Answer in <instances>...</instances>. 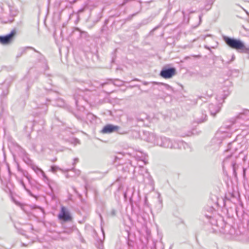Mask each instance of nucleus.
Returning <instances> with one entry per match:
<instances>
[{
    "label": "nucleus",
    "instance_id": "1",
    "mask_svg": "<svg viewBox=\"0 0 249 249\" xmlns=\"http://www.w3.org/2000/svg\"><path fill=\"white\" fill-rule=\"evenodd\" d=\"M150 137L154 138L153 143L157 145L165 148L186 149L189 147V145L182 141H173L170 139L165 137H158L154 134H150Z\"/></svg>",
    "mask_w": 249,
    "mask_h": 249
},
{
    "label": "nucleus",
    "instance_id": "2",
    "mask_svg": "<svg viewBox=\"0 0 249 249\" xmlns=\"http://www.w3.org/2000/svg\"><path fill=\"white\" fill-rule=\"evenodd\" d=\"M222 38L226 44L231 48L235 49L241 53L249 54V47H246L245 43L240 39L223 36Z\"/></svg>",
    "mask_w": 249,
    "mask_h": 249
},
{
    "label": "nucleus",
    "instance_id": "3",
    "mask_svg": "<svg viewBox=\"0 0 249 249\" xmlns=\"http://www.w3.org/2000/svg\"><path fill=\"white\" fill-rule=\"evenodd\" d=\"M17 35V30L13 29L9 33L0 36V44L3 45H9L12 44L15 39Z\"/></svg>",
    "mask_w": 249,
    "mask_h": 249
},
{
    "label": "nucleus",
    "instance_id": "4",
    "mask_svg": "<svg viewBox=\"0 0 249 249\" xmlns=\"http://www.w3.org/2000/svg\"><path fill=\"white\" fill-rule=\"evenodd\" d=\"M214 212H215V210L213 207L208 206L205 207L202 212L201 219L204 220L206 218L211 225H214L215 224V218L213 216Z\"/></svg>",
    "mask_w": 249,
    "mask_h": 249
},
{
    "label": "nucleus",
    "instance_id": "5",
    "mask_svg": "<svg viewBox=\"0 0 249 249\" xmlns=\"http://www.w3.org/2000/svg\"><path fill=\"white\" fill-rule=\"evenodd\" d=\"M176 72L177 71L175 67L165 66L161 69L160 75L162 78L169 79L175 75Z\"/></svg>",
    "mask_w": 249,
    "mask_h": 249
},
{
    "label": "nucleus",
    "instance_id": "6",
    "mask_svg": "<svg viewBox=\"0 0 249 249\" xmlns=\"http://www.w3.org/2000/svg\"><path fill=\"white\" fill-rule=\"evenodd\" d=\"M31 49L34 50V52L38 53V60L39 62H41L43 64L42 67L44 68L45 71L49 69V66L47 65V62L46 60L43 55H42L38 51L36 50L35 48L32 47H23L20 49V52L23 54L25 53L27 50Z\"/></svg>",
    "mask_w": 249,
    "mask_h": 249
},
{
    "label": "nucleus",
    "instance_id": "7",
    "mask_svg": "<svg viewBox=\"0 0 249 249\" xmlns=\"http://www.w3.org/2000/svg\"><path fill=\"white\" fill-rule=\"evenodd\" d=\"M58 218L63 222L70 221L72 219L69 211L63 206L61 207L60 212L58 214Z\"/></svg>",
    "mask_w": 249,
    "mask_h": 249
},
{
    "label": "nucleus",
    "instance_id": "8",
    "mask_svg": "<svg viewBox=\"0 0 249 249\" xmlns=\"http://www.w3.org/2000/svg\"><path fill=\"white\" fill-rule=\"evenodd\" d=\"M14 77L9 76L0 85V95L1 96H5L7 95L8 88L10 86V83L14 80Z\"/></svg>",
    "mask_w": 249,
    "mask_h": 249
},
{
    "label": "nucleus",
    "instance_id": "9",
    "mask_svg": "<svg viewBox=\"0 0 249 249\" xmlns=\"http://www.w3.org/2000/svg\"><path fill=\"white\" fill-rule=\"evenodd\" d=\"M233 174L235 178L237 176V172L241 173L244 179H246V168L242 167L241 165L237 164L235 162H232L231 163Z\"/></svg>",
    "mask_w": 249,
    "mask_h": 249
},
{
    "label": "nucleus",
    "instance_id": "10",
    "mask_svg": "<svg viewBox=\"0 0 249 249\" xmlns=\"http://www.w3.org/2000/svg\"><path fill=\"white\" fill-rule=\"evenodd\" d=\"M120 126L111 124H107L104 125L100 132L102 134H110L119 130Z\"/></svg>",
    "mask_w": 249,
    "mask_h": 249
},
{
    "label": "nucleus",
    "instance_id": "11",
    "mask_svg": "<svg viewBox=\"0 0 249 249\" xmlns=\"http://www.w3.org/2000/svg\"><path fill=\"white\" fill-rule=\"evenodd\" d=\"M222 233L226 234H230L234 237H236L242 234L239 229L236 230L230 224L227 225L226 230H222Z\"/></svg>",
    "mask_w": 249,
    "mask_h": 249
},
{
    "label": "nucleus",
    "instance_id": "12",
    "mask_svg": "<svg viewBox=\"0 0 249 249\" xmlns=\"http://www.w3.org/2000/svg\"><path fill=\"white\" fill-rule=\"evenodd\" d=\"M221 106L222 104H214L211 103L209 104V109L211 115L213 117H215L216 114L220 111Z\"/></svg>",
    "mask_w": 249,
    "mask_h": 249
},
{
    "label": "nucleus",
    "instance_id": "13",
    "mask_svg": "<svg viewBox=\"0 0 249 249\" xmlns=\"http://www.w3.org/2000/svg\"><path fill=\"white\" fill-rule=\"evenodd\" d=\"M124 81L120 80L119 79H107L105 82L102 83L100 84V86L102 88H103L105 85L108 84L109 83H111L113 84L115 86L120 87L124 84Z\"/></svg>",
    "mask_w": 249,
    "mask_h": 249
},
{
    "label": "nucleus",
    "instance_id": "14",
    "mask_svg": "<svg viewBox=\"0 0 249 249\" xmlns=\"http://www.w3.org/2000/svg\"><path fill=\"white\" fill-rule=\"evenodd\" d=\"M229 224L225 223L223 219H220L216 220L215 219V224L216 226L218 228V230L222 233V230H226L227 228V225Z\"/></svg>",
    "mask_w": 249,
    "mask_h": 249
},
{
    "label": "nucleus",
    "instance_id": "15",
    "mask_svg": "<svg viewBox=\"0 0 249 249\" xmlns=\"http://www.w3.org/2000/svg\"><path fill=\"white\" fill-rule=\"evenodd\" d=\"M22 160L31 168L35 165L33 160L30 158L28 154L25 150L23 151Z\"/></svg>",
    "mask_w": 249,
    "mask_h": 249
},
{
    "label": "nucleus",
    "instance_id": "16",
    "mask_svg": "<svg viewBox=\"0 0 249 249\" xmlns=\"http://www.w3.org/2000/svg\"><path fill=\"white\" fill-rule=\"evenodd\" d=\"M134 165L132 164V162H128L123 164L122 166V171L124 173H129L130 171L133 173Z\"/></svg>",
    "mask_w": 249,
    "mask_h": 249
},
{
    "label": "nucleus",
    "instance_id": "17",
    "mask_svg": "<svg viewBox=\"0 0 249 249\" xmlns=\"http://www.w3.org/2000/svg\"><path fill=\"white\" fill-rule=\"evenodd\" d=\"M138 172V174L140 175H142V177L144 176V175L148 173V170L144 168L143 165L134 166L133 169V175L135 176V173Z\"/></svg>",
    "mask_w": 249,
    "mask_h": 249
},
{
    "label": "nucleus",
    "instance_id": "18",
    "mask_svg": "<svg viewBox=\"0 0 249 249\" xmlns=\"http://www.w3.org/2000/svg\"><path fill=\"white\" fill-rule=\"evenodd\" d=\"M75 32H78L79 33L80 38H84L86 40H88V38L89 36L87 32L81 30L78 27H74L72 32L73 33H74Z\"/></svg>",
    "mask_w": 249,
    "mask_h": 249
},
{
    "label": "nucleus",
    "instance_id": "19",
    "mask_svg": "<svg viewBox=\"0 0 249 249\" xmlns=\"http://www.w3.org/2000/svg\"><path fill=\"white\" fill-rule=\"evenodd\" d=\"M31 168L33 170H34V171L36 173L37 175L39 176V174L41 175L42 180H43L44 178L47 180V175L42 169H41L36 164H35Z\"/></svg>",
    "mask_w": 249,
    "mask_h": 249
},
{
    "label": "nucleus",
    "instance_id": "20",
    "mask_svg": "<svg viewBox=\"0 0 249 249\" xmlns=\"http://www.w3.org/2000/svg\"><path fill=\"white\" fill-rule=\"evenodd\" d=\"M142 182H145L146 184H149L150 186H153L154 185V180L148 172L144 175V176H143Z\"/></svg>",
    "mask_w": 249,
    "mask_h": 249
},
{
    "label": "nucleus",
    "instance_id": "21",
    "mask_svg": "<svg viewBox=\"0 0 249 249\" xmlns=\"http://www.w3.org/2000/svg\"><path fill=\"white\" fill-rule=\"evenodd\" d=\"M237 199V193L232 192L229 193L228 195L225 196V199L224 200L225 203L227 201H232L234 200Z\"/></svg>",
    "mask_w": 249,
    "mask_h": 249
},
{
    "label": "nucleus",
    "instance_id": "22",
    "mask_svg": "<svg viewBox=\"0 0 249 249\" xmlns=\"http://www.w3.org/2000/svg\"><path fill=\"white\" fill-rule=\"evenodd\" d=\"M222 93H223L221 96L219 97V98H221L223 100V102H224L225 100L231 93V90H230L229 88L224 86L223 88Z\"/></svg>",
    "mask_w": 249,
    "mask_h": 249
},
{
    "label": "nucleus",
    "instance_id": "23",
    "mask_svg": "<svg viewBox=\"0 0 249 249\" xmlns=\"http://www.w3.org/2000/svg\"><path fill=\"white\" fill-rule=\"evenodd\" d=\"M43 180L46 184H47V185L50 189L51 192L53 193V188L56 185L55 182L53 180L49 179L47 176V180H46L44 178Z\"/></svg>",
    "mask_w": 249,
    "mask_h": 249
},
{
    "label": "nucleus",
    "instance_id": "24",
    "mask_svg": "<svg viewBox=\"0 0 249 249\" xmlns=\"http://www.w3.org/2000/svg\"><path fill=\"white\" fill-rule=\"evenodd\" d=\"M152 83L153 85H161L165 87V89L168 91H171L172 93H174L175 91L173 87L170 86V85L163 83H159L157 82H152Z\"/></svg>",
    "mask_w": 249,
    "mask_h": 249
},
{
    "label": "nucleus",
    "instance_id": "25",
    "mask_svg": "<svg viewBox=\"0 0 249 249\" xmlns=\"http://www.w3.org/2000/svg\"><path fill=\"white\" fill-rule=\"evenodd\" d=\"M86 12V8L83 7L80 8L76 13V19L75 21V24H77L79 20H80L81 15L83 13H85Z\"/></svg>",
    "mask_w": 249,
    "mask_h": 249
},
{
    "label": "nucleus",
    "instance_id": "26",
    "mask_svg": "<svg viewBox=\"0 0 249 249\" xmlns=\"http://www.w3.org/2000/svg\"><path fill=\"white\" fill-rule=\"evenodd\" d=\"M153 18L152 17H149L147 18L143 19L142 22L138 25L137 28H139L141 26L145 25L150 22L153 20Z\"/></svg>",
    "mask_w": 249,
    "mask_h": 249
},
{
    "label": "nucleus",
    "instance_id": "27",
    "mask_svg": "<svg viewBox=\"0 0 249 249\" xmlns=\"http://www.w3.org/2000/svg\"><path fill=\"white\" fill-rule=\"evenodd\" d=\"M234 142H229L228 144L227 148L226 149V151H230L231 153H232L234 150L237 149L236 147L234 146Z\"/></svg>",
    "mask_w": 249,
    "mask_h": 249
},
{
    "label": "nucleus",
    "instance_id": "28",
    "mask_svg": "<svg viewBox=\"0 0 249 249\" xmlns=\"http://www.w3.org/2000/svg\"><path fill=\"white\" fill-rule=\"evenodd\" d=\"M87 119L91 123H93L96 121L97 117L92 113H89L87 115Z\"/></svg>",
    "mask_w": 249,
    "mask_h": 249
},
{
    "label": "nucleus",
    "instance_id": "29",
    "mask_svg": "<svg viewBox=\"0 0 249 249\" xmlns=\"http://www.w3.org/2000/svg\"><path fill=\"white\" fill-rule=\"evenodd\" d=\"M207 116L206 114L202 112L201 117L200 118H197L196 122L197 123H203L207 120Z\"/></svg>",
    "mask_w": 249,
    "mask_h": 249
},
{
    "label": "nucleus",
    "instance_id": "30",
    "mask_svg": "<svg viewBox=\"0 0 249 249\" xmlns=\"http://www.w3.org/2000/svg\"><path fill=\"white\" fill-rule=\"evenodd\" d=\"M41 111L36 112V113H39L41 115L45 114L48 110V107L46 104L42 105Z\"/></svg>",
    "mask_w": 249,
    "mask_h": 249
},
{
    "label": "nucleus",
    "instance_id": "31",
    "mask_svg": "<svg viewBox=\"0 0 249 249\" xmlns=\"http://www.w3.org/2000/svg\"><path fill=\"white\" fill-rule=\"evenodd\" d=\"M127 241L126 243L128 247L131 248L133 247V240H131L129 238V234L130 233L128 231H127Z\"/></svg>",
    "mask_w": 249,
    "mask_h": 249
},
{
    "label": "nucleus",
    "instance_id": "32",
    "mask_svg": "<svg viewBox=\"0 0 249 249\" xmlns=\"http://www.w3.org/2000/svg\"><path fill=\"white\" fill-rule=\"evenodd\" d=\"M54 105L62 107L65 105V102L63 99L61 98H58L56 99V103Z\"/></svg>",
    "mask_w": 249,
    "mask_h": 249
},
{
    "label": "nucleus",
    "instance_id": "33",
    "mask_svg": "<svg viewBox=\"0 0 249 249\" xmlns=\"http://www.w3.org/2000/svg\"><path fill=\"white\" fill-rule=\"evenodd\" d=\"M139 12H136L135 13L132 14L131 15H129L126 18L123 19V24L125 23L127 21L131 20L132 18L135 16Z\"/></svg>",
    "mask_w": 249,
    "mask_h": 249
},
{
    "label": "nucleus",
    "instance_id": "34",
    "mask_svg": "<svg viewBox=\"0 0 249 249\" xmlns=\"http://www.w3.org/2000/svg\"><path fill=\"white\" fill-rule=\"evenodd\" d=\"M96 247L98 249H104L103 241L101 239L98 240Z\"/></svg>",
    "mask_w": 249,
    "mask_h": 249
},
{
    "label": "nucleus",
    "instance_id": "35",
    "mask_svg": "<svg viewBox=\"0 0 249 249\" xmlns=\"http://www.w3.org/2000/svg\"><path fill=\"white\" fill-rule=\"evenodd\" d=\"M116 52H117V49L114 50V51L111 53L112 58L111 60V63H114L115 61V59L116 58Z\"/></svg>",
    "mask_w": 249,
    "mask_h": 249
},
{
    "label": "nucleus",
    "instance_id": "36",
    "mask_svg": "<svg viewBox=\"0 0 249 249\" xmlns=\"http://www.w3.org/2000/svg\"><path fill=\"white\" fill-rule=\"evenodd\" d=\"M142 249H156V244L155 242H153L152 245L149 248L147 246L143 245Z\"/></svg>",
    "mask_w": 249,
    "mask_h": 249
},
{
    "label": "nucleus",
    "instance_id": "37",
    "mask_svg": "<svg viewBox=\"0 0 249 249\" xmlns=\"http://www.w3.org/2000/svg\"><path fill=\"white\" fill-rule=\"evenodd\" d=\"M58 170H60V168L56 165H53L50 167V171L53 173L56 172Z\"/></svg>",
    "mask_w": 249,
    "mask_h": 249
},
{
    "label": "nucleus",
    "instance_id": "38",
    "mask_svg": "<svg viewBox=\"0 0 249 249\" xmlns=\"http://www.w3.org/2000/svg\"><path fill=\"white\" fill-rule=\"evenodd\" d=\"M36 78H37L36 77L33 80H30L27 83V88H26V90L27 91L29 90L30 87L32 86V85H33V83L34 82V80L36 79Z\"/></svg>",
    "mask_w": 249,
    "mask_h": 249
},
{
    "label": "nucleus",
    "instance_id": "39",
    "mask_svg": "<svg viewBox=\"0 0 249 249\" xmlns=\"http://www.w3.org/2000/svg\"><path fill=\"white\" fill-rule=\"evenodd\" d=\"M15 228L17 229V232L19 233V234H20L22 235H24L26 237H27V235L25 234V231L23 230V229H18L17 228L16 226H15Z\"/></svg>",
    "mask_w": 249,
    "mask_h": 249
},
{
    "label": "nucleus",
    "instance_id": "40",
    "mask_svg": "<svg viewBox=\"0 0 249 249\" xmlns=\"http://www.w3.org/2000/svg\"><path fill=\"white\" fill-rule=\"evenodd\" d=\"M117 211L114 209H112L110 212L108 213V214L111 216H115L116 215Z\"/></svg>",
    "mask_w": 249,
    "mask_h": 249
},
{
    "label": "nucleus",
    "instance_id": "41",
    "mask_svg": "<svg viewBox=\"0 0 249 249\" xmlns=\"http://www.w3.org/2000/svg\"><path fill=\"white\" fill-rule=\"evenodd\" d=\"M209 88H210L211 89L213 88L214 87V84L213 81H209L207 82L206 84Z\"/></svg>",
    "mask_w": 249,
    "mask_h": 249
},
{
    "label": "nucleus",
    "instance_id": "42",
    "mask_svg": "<svg viewBox=\"0 0 249 249\" xmlns=\"http://www.w3.org/2000/svg\"><path fill=\"white\" fill-rule=\"evenodd\" d=\"M18 181L20 184V185L23 187L24 189H26V186L25 183L23 181V180L22 179H18Z\"/></svg>",
    "mask_w": 249,
    "mask_h": 249
},
{
    "label": "nucleus",
    "instance_id": "43",
    "mask_svg": "<svg viewBox=\"0 0 249 249\" xmlns=\"http://www.w3.org/2000/svg\"><path fill=\"white\" fill-rule=\"evenodd\" d=\"M213 2H211V0H206V6L207 7V6H210L209 7V9L211 8L212 5L213 4Z\"/></svg>",
    "mask_w": 249,
    "mask_h": 249
},
{
    "label": "nucleus",
    "instance_id": "44",
    "mask_svg": "<svg viewBox=\"0 0 249 249\" xmlns=\"http://www.w3.org/2000/svg\"><path fill=\"white\" fill-rule=\"evenodd\" d=\"M101 17H102V16H101L100 13H99L97 15L96 19L93 21L94 24H95L96 23L98 22L100 20Z\"/></svg>",
    "mask_w": 249,
    "mask_h": 249
},
{
    "label": "nucleus",
    "instance_id": "45",
    "mask_svg": "<svg viewBox=\"0 0 249 249\" xmlns=\"http://www.w3.org/2000/svg\"><path fill=\"white\" fill-rule=\"evenodd\" d=\"M23 172V175L24 177H25L27 179L29 178L30 177H31V176L29 174V173H28V172L27 171H25V172H24V171H22Z\"/></svg>",
    "mask_w": 249,
    "mask_h": 249
},
{
    "label": "nucleus",
    "instance_id": "46",
    "mask_svg": "<svg viewBox=\"0 0 249 249\" xmlns=\"http://www.w3.org/2000/svg\"><path fill=\"white\" fill-rule=\"evenodd\" d=\"M29 95V93L27 92L26 95H24L22 96L23 100V105H25V101L27 99H28Z\"/></svg>",
    "mask_w": 249,
    "mask_h": 249
},
{
    "label": "nucleus",
    "instance_id": "47",
    "mask_svg": "<svg viewBox=\"0 0 249 249\" xmlns=\"http://www.w3.org/2000/svg\"><path fill=\"white\" fill-rule=\"evenodd\" d=\"M116 132H117L119 134H126L127 133V131L123 130L121 129L120 128L119 129V130H118V131H116Z\"/></svg>",
    "mask_w": 249,
    "mask_h": 249
},
{
    "label": "nucleus",
    "instance_id": "48",
    "mask_svg": "<svg viewBox=\"0 0 249 249\" xmlns=\"http://www.w3.org/2000/svg\"><path fill=\"white\" fill-rule=\"evenodd\" d=\"M147 156L146 155H145L144 157L143 158V159H142V158H140L139 159V160H141L144 163V164L146 165L148 162L146 159V158L145 157Z\"/></svg>",
    "mask_w": 249,
    "mask_h": 249
},
{
    "label": "nucleus",
    "instance_id": "49",
    "mask_svg": "<svg viewBox=\"0 0 249 249\" xmlns=\"http://www.w3.org/2000/svg\"><path fill=\"white\" fill-rule=\"evenodd\" d=\"M40 90H41V89H36V94L37 96H42V95H44V93H43V92L40 93Z\"/></svg>",
    "mask_w": 249,
    "mask_h": 249
},
{
    "label": "nucleus",
    "instance_id": "50",
    "mask_svg": "<svg viewBox=\"0 0 249 249\" xmlns=\"http://www.w3.org/2000/svg\"><path fill=\"white\" fill-rule=\"evenodd\" d=\"M72 142L73 143L74 145H76V144L80 143V141L77 138H74L72 139Z\"/></svg>",
    "mask_w": 249,
    "mask_h": 249
},
{
    "label": "nucleus",
    "instance_id": "51",
    "mask_svg": "<svg viewBox=\"0 0 249 249\" xmlns=\"http://www.w3.org/2000/svg\"><path fill=\"white\" fill-rule=\"evenodd\" d=\"M27 180H28V183L31 185V186H33L34 185V183H33V180H32V177H30L29 178H27Z\"/></svg>",
    "mask_w": 249,
    "mask_h": 249
},
{
    "label": "nucleus",
    "instance_id": "52",
    "mask_svg": "<svg viewBox=\"0 0 249 249\" xmlns=\"http://www.w3.org/2000/svg\"><path fill=\"white\" fill-rule=\"evenodd\" d=\"M27 180H28V183L31 185V186H33L34 185V183H33V180H32V177H30L29 178H27Z\"/></svg>",
    "mask_w": 249,
    "mask_h": 249
},
{
    "label": "nucleus",
    "instance_id": "53",
    "mask_svg": "<svg viewBox=\"0 0 249 249\" xmlns=\"http://www.w3.org/2000/svg\"><path fill=\"white\" fill-rule=\"evenodd\" d=\"M79 161V159L77 158H75L73 159V162L72 163V165L74 166Z\"/></svg>",
    "mask_w": 249,
    "mask_h": 249
},
{
    "label": "nucleus",
    "instance_id": "54",
    "mask_svg": "<svg viewBox=\"0 0 249 249\" xmlns=\"http://www.w3.org/2000/svg\"><path fill=\"white\" fill-rule=\"evenodd\" d=\"M74 99L75 100V103L76 106H78V98L76 96L75 94L74 95Z\"/></svg>",
    "mask_w": 249,
    "mask_h": 249
},
{
    "label": "nucleus",
    "instance_id": "55",
    "mask_svg": "<svg viewBox=\"0 0 249 249\" xmlns=\"http://www.w3.org/2000/svg\"><path fill=\"white\" fill-rule=\"evenodd\" d=\"M24 190H25V191L28 193V194L30 196H33V194L32 193V192H31V191H30L29 189H27V188H26V189H24Z\"/></svg>",
    "mask_w": 249,
    "mask_h": 249
},
{
    "label": "nucleus",
    "instance_id": "56",
    "mask_svg": "<svg viewBox=\"0 0 249 249\" xmlns=\"http://www.w3.org/2000/svg\"><path fill=\"white\" fill-rule=\"evenodd\" d=\"M144 205L145 206H146L147 207H149V204H148V201H147V198L146 197H145L144 198Z\"/></svg>",
    "mask_w": 249,
    "mask_h": 249
},
{
    "label": "nucleus",
    "instance_id": "57",
    "mask_svg": "<svg viewBox=\"0 0 249 249\" xmlns=\"http://www.w3.org/2000/svg\"><path fill=\"white\" fill-rule=\"evenodd\" d=\"M245 115V113H240L238 116H237V118H243V116Z\"/></svg>",
    "mask_w": 249,
    "mask_h": 249
},
{
    "label": "nucleus",
    "instance_id": "58",
    "mask_svg": "<svg viewBox=\"0 0 249 249\" xmlns=\"http://www.w3.org/2000/svg\"><path fill=\"white\" fill-rule=\"evenodd\" d=\"M44 89L46 91H52L51 88H50L49 87H47V86H45L44 87Z\"/></svg>",
    "mask_w": 249,
    "mask_h": 249
},
{
    "label": "nucleus",
    "instance_id": "59",
    "mask_svg": "<svg viewBox=\"0 0 249 249\" xmlns=\"http://www.w3.org/2000/svg\"><path fill=\"white\" fill-rule=\"evenodd\" d=\"M137 120V122H143V120H144V119L142 118H139V117H137L136 118Z\"/></svg>",
    "mask_w": 249,
    "mask_h": 249
},
{
    "label": "nucleus",
    "instance_id": "60",
    "mask_svg": "<svg viewBox=\"0 0 249 249\" xmlns=\"http://www.w3.org/2000/svg\"><path fill=\"white\" fill-rule=\"evenodd\" d=\"M87 14L89 15V16H88V18L86 19V22H88V21L89 20V18H90V12H88L87 11Z\"/></svg>",
    "mask_w": 249,
    "mask_h": 249
},
{
    "label": "nucleus",
    "instance_id": "61",
    "mask_svg": "<svg viewBox=\"0 0 249 249\" xmlns=\"http://www.w3.org/2000/svg\"><path fill=\"white\" fill-rule=\"evenodd\" d=\"M234 59H235V56H234V55L233 54L232 55L231 58L230 59V60L229 61H228V63L233 61Z\"/></svg>",
    "mask_w": 249,
    "mask_h": 249
},
{
    "label": "nucleus",
    "instance_id": "62",
    "mask_svg": "<svg viewBox=\"0 0 249 249\" xmlns=\"http://www.w3.org/2000/svg\"><path fill=\"white\" fill-rule=\"evenodd\" d=\"M204 48L208 50H209L210 51L211 53H212V51L211 49V48L210 47H209L207 45H205L204 46Z\"/></svg>",
    "mask_w": 249,
    "mask_h": 249
},
{
    "label": "nucleus",
    "instance_id": "63",
    "mask_svg": "<svg viewBox=\"0 0 249 249\" xmlns=\"http://www.w3.org/2000/svg\"><path fill=\"white\" fill-rule=\"evenodd\" d=\"M202 15H200L199 16V24H200L202 21Z\"/></svg>",
    "mask_w": 249,
    "mask_h": 249
},
{
    "label": "nucleus",
    "instance_id": "64",
    "mask_svg": "<svg viewBox=\"0 0 249 249\" xmlns=\"http://www.w3.org/2000/svg\"><path fill=\"white\" fill-rule=\"evenodd\" d=\"M22 54L19 52V53H18V54L16 56V58H19L20 57H21L22 56Z\"/></svg>",
    "mask_w": 249,
    "mask_h": 249
}]
</instances>
